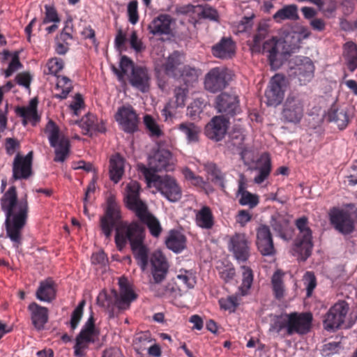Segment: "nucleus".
Segmentation results:
<instances>
[{
    "instance_id": "f257e3e1",
    "label": "nucleus",
    "mask_w": 357,
    "mask_h": 357,
    "mask_svg": "<svg viewBox=\"0 0 357 357\" xmlns=\"http://www.w3.org/2000/svg\"><path fill=\"white\" fill-rule=\"evenodd\" d=\"M1 208L5 214L6 236L15 248L22 244V231L26 224L29 204L26 196L18 199L16 187L10 186L0 199Z\"/></svg>"
},
{
    "instance_id": "f03ea898",
    "label": "nucleus",
    "mask_w": 357,
    "mask_h": 357,
    "mask_svg": "<svg viewBox=\"0 0 357 357\" xmlns=\"http://www.w3.org/2000/svg\"><path fill=\"white\" fill-rule=\"evenodd\" d=\"M145 231L143 225L133 221L130 223L122 222L116 227L115 243L119 250L130 243L137 264L144 271L149 263V249L144 244Z\"/></svg>"
},
{
    "instance_id": "7ed1b4c3",
    "label": "nucleus",
    "mask_w": 357,
    "mask_h": 357,
    "mask_svg": "<svg viewBox=\"0 0 357 357\" xmlns=\"http://www.w3.org/2000/svg\"><path fill=\"white\" fill-rule=\"evenodd\" d=\"M119 284V292L115 289L109 291L102 290L97 297V304L111 315L114 314L116 309L123 310L129 308L130 303L137 298L136 294L126 278H120Z\"/></svg>"
},
{
    "instance_id": "20e7f679",
    "label": "nucleus",
    "mask_w": 357,
    "mask_h": 357,
    "mask_svg": "<svg viewBox=\"0 0 357 357\" xmlns=\"http://www.w3.org/2000/svg\"><path fill=\"white\" fill-rule=\"evenodd\" d=\"M268 33V26L266 23H260L257 33L253 37L250 50L252 53L266 54L272 68L278 69L282 63V55L280 52L282 43L278 41L276 37H273L266 40L261 45Z\"/></svg>"
},
{
    "instance_id": "39448f33",
    "label": "nucleus",
    "mask_w": 357,
    "mask_h": 357,
    "mask_svg": "<svg viewBox=\"0 0 357 357\" xmlns=\"http://www.w3.org/2000/svg\"><path fill=\"white\" fill-rule=\"evenodd\" d=\"M141 169L147 185L155 188L167 200L176 202L181 198V188L174 178L169 175L158 176L145 166L142 167Z\"/></svg>"
},
{
    "instance_id": "423d86ee",
    "label": "nucleus",
    "mask_w": 357,
    "mask_h": 357,
    "mask_svg": "<svg viewBox=\"0 0 357 357\" xmlns=\"http://www.w3.org/2000/svg\"><path fill=\"white\" fill-rule=\"evenodd\" d=\"M296 226L299 234L294 245L293 254H297L302 261H305L310 256L313 247L312 231L308 227V220L305 216L296 220Z\"/></svg>"
},
{
    "instance_id": "0eeeda50",
    "label": "nucleus",
    "mask_w": 357,
    "mask_h": 357,
    "mask_svg": "<svg viewBox=\"0 0 357 357\" xmlns=\"http://www.w3.org/2000/svg\"><path fill=\"white\" fill-rule=\"evenodd\" d=\"M48 140L54 149L55 162H63L68 156L70 151L69 139L60 132L59 127L52 121H50L45 128Z\"/></svg>"
},
{
    "instance_id": "6e6552de",
    "label": "nucleus",
    "mask_w": 357,
    "mask_h": 357,
    "mask_svg": "<svg viewBox=\"0 0 357 357\" xmlns=\"http://www.w3.org/2000/svg\"><path fill=\"white\" fill-rule=\"evenodd\" d=\"M310 31L303 26H295L288 31L282 40H278L282 43L280 52L282 55V61L287 54H290L299 49L301 42L310 36Z\"/></svg>"
},
{
    "instance_id": "1a4fd4ad",
    "label": "nucleus",
    "mask_w": 357,
    "mask_h": 357,
    "mask_svg": "<svg viewBox=\"0 0 357 357\" xmlns=\"http://www.w3.org/2000/svg\"><path fill=\"white\" fill-rule=\"evenodd\" d=\"M349 309V305L344 301L334 304L324 317V329L330 332L339 329L344 323Z\"/></svg>"
},
{
    "instance_id": "9d476101",
    "label": "nucleus",
    "mask_w": 357,
    "mask_h": 357,
    "mask_svg": "<svg viewBox=\"0 0 357 357\" xmlns=\"http://www.w3.org/2000/svg\"><path fill=\"white\" fill-rule=\"evenodd\" d=\"M98 335V331L94 326V319L91 315L76 337V342L74 346L75 356L77 357L84 356L89 344L95 342Z\"/></svg>"
},
{
    "instance_id": "9b49d317",
    "label": "nucleus",
    "mask_w": 357,
    "mask_h": 357,
    "mask_svg": "<svg viewBox=\"0 0 357 357\" xmlns=\"http://www.w3.org/2000/svg\"><path fill=\"white\" fill-rule=\"evenodd\" d=\"M290 75L297 77L301 84L310 82L314 77V66L308 57L296 56L290 60Z\"/></svg>"
},
{
    "instance_id": "f8f14e48",
    "label": "nucleus",
    "mask_w": 357,
    "mask_h": 357,
    "mask_svg": "<svg viewBox=\"0 0 357 357\" xmlns=\"http://www.w3.org/2000/svg\"><path fill=\"white\" fill-rule=\"evenodd\" d=\"M121 219L119 206L115 198L110 195L107 200L105 215L100 218V228L107 238H109L114 227Z\"/></svg>"
},
{
    "instance_id": "ddd939ff",
    "label": "nucleus",
    "mask_w": 357,
    "mask_h": 357,
    "mask_svg": "<svg viewBox=\"0 0 357 357\" xmlns=\"http://www.w3.org/2000/svg\"><path fill=\"white\" fill-rule=\"evenodd\" d=\"M175 160L172 153L166 149H158L149 157V166L147 168L151 172L172 171L174 168Z\"/></svg>"
},
{
    "instance_id": "4468645a",
    "label": "nucleus",
    "mask_w": 357,
    "mask_h": 357,
    "mask_svg": "<svg viewBox=\"0 0 357 357\" xmlns=\"http://www.w3.org/2000/svg\"><path fill=\"white\" fill-rule=\"evenodd\" d=\"M286 85L285 77L281 74H276L271 78L265 92L266 104L268 106L275 107L282 102Z\"/></svg>"
},
{
    "instance_id": "2eb2a0df",
    "label": "nucleus",
    "mask_w": 357,
    "mask_h": 357,
    "mask_svg": "<svg viewBox=\"0 0 357 357\" xmlns=\"http://www.w3.org/2000/svg\"><path fill=\"white\" fill-rule=\"evenodd\" d=\"M304 102L298 94L289 95L284 105L282 111L283 118L288 122L299 123L303 116Z\"/></svg>"
},
{
    "instance_id": "dca6fc26",
    "label": "nucleus",
    "mask_w": 357,
    "mask_h": 357,
    "mask_svg": "<svg viewBox=\"0 0 357 357\" xmlns=\"http://www.w3.org/2000/svg\"><path fill=\"white\" fill-rule=\"evenodd\" d=\"M183 57L178 52H174L167 58L155 61V70L158 75L164 73L168 76L178 77L181 75Z\"/></svg>"
},
{
    "instance_id": "f3484780",
    "label": "nucleus",
    "mask_w": 357,
    "mask_h": 357,
    "mask_svg": "<svg viewBox=\"0 0 357 357\" xmlns=\"http://www.w3.org/2000/svg\"><path fill=\"white\" fill-rule=\"evenodd\" d=\"M140 186L137 181H130L126 186L125 201L127 207L135 212V215H142L146 209V204L139 198Z\"/></svg>"
},
{
    "instance_id": "a211bd4d",
    "label": "nucleus",
    "mask_w": 357,
    "mask_h": 357,
    "mask_svg": "<svg viewBox=\"0 0 357 357\" xmlns=\"http://www.w3.org/2000/svg\"><path fill=\"white\" fill-rule=\"evenodd\" d=\"M330 220L335 229L343 234H351L354 230V218L348 211L335 209L330 213Z\"/></svg>"
},
{
    "instance_id": "6ab92c4d",
    "label": "nucleus",
    "mask_w": 357,
    "mask_h": 357,
    "mask_svg": "<svg viewBox=\"0 0 357 357\" xmlns=\"http://www.w3.org/2000/svg\"><path fill=\"white\" fill-rule=\"evenodd\" d=\"M312 321L311 313H290L288 335H292L294 333L299 335L307 333L310 330Z\"/></svg>"
},
{
    "instance_id": "aec40b11",
    "label": "nucleus",
    "mask_w": 357,
    "mask_h": 357,
    "mask_svg": "<svg viewBox=\"0 0 357 357\" xmlns=\"http://www.w3.org/2000/svg\"><path fill=\"white\" fill-rule=\"evenodd\" d=\"M188 96V86H176L174 90V97L175 98V106L168 102L162 109V116L165 121H172L176 113V107H183Z\"/></svg>"
},
{
    "instance_id": "412c9836",
    "label": "nucleus",
    "mask_w": 357,
    "mask_h": 357,
    "mask_svg": "<svg viewBox=\"0 0 357 357\" xmlns=\"http://www.w3.org/2000/svg\"><path fill=\"white\" fill-rule=\"evenodd\" d=\"M228 248L238 261H245L250 255L249 241L244 234H235L231 236Z\"/></svg>"
},
{
    "instance_id": "4be33fe9",
    "label": "nucleus",
    "mask_w": 357,
    "mask_h": 357,
    "mask_svg": "<svg viewBox=\"0 0 357 357\" xmlns=\"http://www.w3.org/2000/svg\"><path fill=\"white\" fill-rule=\"evenodd\" d=\"M116 120L123 130L133 133L137 130L138 118L132 107H122L116 114Z\"/></svg>"
},
{
    "instance_id": "5701e85b",
    "label": "nucleus",
    "mask_w": 357,
    "mask_h": 357,
    "mask_svg": "<svg viewBox=\"0 0 357 357\" xmlns=\"http://www.w3.org/2000/svg\"><path fill=\"white\" fill-rule=\"evenodd\" d=\"M256 244L262 255L272 256L275 254L272 235L268 226L261 225L257 228Z\"/></svg>"
},
{
    "instance_id": "b1692460",
    "label": "nucleus",
    "mask_w": 357,
    "mask_h": 357,
    "mask_svg": "<svg viewBox=\"0 0 357 357\" xmlns=\"http://www.w3.org/2000/svg\"><path fill=\"white\" fill-rule=\"evenodd\" d=\"M32 151L25 156L17 154L13 161V177L15 180L26 179L31 174Z\"/></svg>"
},
{
    "instance_id": "393cba45",
    "label": "nucleus",
    "mask_w": 357,
    "mask_h": 357,
    "mask_svg": "<svg viewBox=\"0 0 357 357\" xmlns=\"http://www.w3.org/2000/svg\"><path fill=\"white\" fill-rule=\"evenodd\" d=\"M227 84V71L220 68L211 70L206 75L204 82L206 89L212 93L223 89Z\"/></svg>"
},
{
    "instance_id": "a878e982",
    "label": "nucleus",
    "mask_w": 357,
    "mask_h": 357,
    "mask_svg": "<svg viewBox=\"0 0 357 357\" xmlns=\"http://www.w3.org/2000/svg\"><path fill=\"white\" fill-rule=\"evenodd\" d=\"M151 274L155 283L162 282L166 278L169 265L160 251L154 252L151 257Z\"/></svg>"
},
{
    "instance_id": "bb28decb",
    "label": "nucleus",
    "mask_w": 357,
    "mask_h": 357,
    "mask_svg": "<svg viewBox=\"0 0 357 357\" xmlns=\"http://www.w3.org/2000/svg\"><path fill=\"white\" fill-rule=\"evenodd\" d=\"M215 108L220 113L233 116L239 109L238 100L236 96L222 93L216 98Z\"/></svg>"
},
{
    "instance_id": "cd10ccee",
    "label": "nucleus",
    "mask_w": 357,
    "mask_h": 357,
    "mask_svg": "<svg viewBox=\"0 0 357 357\" xmlns=\"http://www.w3.org/2000/svg\"><path fill=\"white\" fill-rule=\"evenodd\" d=\"M228 121L222 116H215L206 126V135L215 141L221 140L226 134Z\"/></svg>"
},
{
    "instance_id": "c85d7f7f",
    "label": "nucleus",
    "mask_w": 357,
    "mask_h": 357,
    "mask_svg": "<svg viewBox=\"0 0 357 357\" xmlns=\"http://www.w3.org/2000/svg\"><path fill=\"white\" fill-rule=\"evenodd\" d=\"M150 79L148 69L144 66H137L131 74L130 83L132 86L144 93L149 89Z\"/></svg>"
},
{
    "instance_id": "c756f323",
    "label": "nucleus",
    "mask_w": 357,
    "mask_h": 357,
    "mask_svg": "<svg viewBox=\"0 0 357 357\" xmlns=\"http://www.w3.org/2000/svg\"><path fill=\"white\" fill-rule=\"evenodd\" d=\"M84 135L92 136L98 132H103L105 130L103 122L99 120L93 114H87L78 122Z\"/></svg>"
},
{
    "instance_id": "7c9ffc66",
    "label": "nucleus",
    "mask_w": 357,
    "mask_h": 357,
    "mask_svg": "<svg viewBox=\"0 0 357 357\" xmlns=\"http://www.w3.org/2000/svg\"><path fill=\"white\" fill-rule=\"evenodd\" d=\"M31 312V319L33 325L37 330H42L48 321V309L36 303H31L28 306Z\"/></svg>"
},
{
    "instance_id": "2f4dec72",
    "label": "nucleus",
    "mask_w": 357,
    "mask_h": 357,
    "mask_svg": "<svg viewBox=\"0 0 357 357\" xmlns=\"http://www.w3.org/2000/svg\"><path fill=\"white\" fill-rule=\"evenodd\" d=\"M212 54L219 59H230L235 54V43L231 38H222L212 47Z\"/></svg>"
},
{
    "instance_id": "473e14b6",
    "label": "nucleus",
    "mask_w": 357,
    "mask_h": 357,
    "mask_svg": "<svg viewBox=\"0 0 357 357\" xmlns=\"http://www.w3.org/2000/svg\"><path fill=\"white\" fill-rule=\"evenodd\" d=\"M56 285L52 278H47L40 282L36 292L37 299L50 303L56 298Z\"/></svg>"
},
{
    "instance_id": "72a5a7b5",
    "label": "nucleus",
    "mask_w": 357,
    "mask_h": 357,
    "mask_svg": "<svg viewBox=\"0 0 357 357\" xmlns=\"http://www.w3.org/2000/svg\"><path fill=\"white\" fill-rule=\"evenodd\" d=\"M171 22L172 18L169 15H160L153 20L149 25V29L153 35L169 34Z\"/></svg>"
},
{
    "instance_id": "f704fd0d",
    "label": "nucleus",
    "mask_w": 357,
    "mask_h": 357,
    "mask_svg": "<svg viewBox=\"0 0 357 357\" xmlns=\"http://www.w3.org/2000/svg\"><path fill=\"white\" fill-rule=\"evenodd\" d=\"M165 244L169 250L179 253L186 247V238L181 232L171 230L166 238Z\"/></svg>"
},
{
    "instance_id": "c9c22d12",
    "label": "nucleus",
    "mask_w": 357,
    "mask_h": 357,
    "mask_svg": "<svg viewBox=\"0 0 357 357\" xmlns=\"http://www.w3.org/2000/svg\"><path fill=\"white\" fill-rule=\"evenodd\" d=\"M125 160L119 154L112 155L109 160V177L117 183L124 173Z\"/></svg>"
},
{
    "instance_id": "e433bc0d",
    "label": "nucleus",
    "mask_w": 357,
    "mask_h": 357,
    "mask_svg": "<svg viewBox=\"0 0 357 357\" xmlns=\"http://www.w3.org/2000/svg\"><path fill=\"white\" fill-rule=\"evenodd\" d=\"M256 169L258 171V174L255 177L254 181L261 184L267 178L271 171V159L267 153L261 155L257 161Z\"/></svg>"
},
{
    "instance_id": "4c0bfd02",
    "label": "nucleus",
    "mask_w": 357,
    "mask_h": 357,
    "mask_svg": "<svg viewBox=\"0 0 357 357\" xmlns=\"http://www.w3.org/2000/svg\"><path fill=\"white\" fill-rule=\"evenodd\" d=\"M136 216L142 223L146 225L153 236L157 238L160 235L162 230L160 223L155 216L149 213L148 208L142 212V215L138 214Z\"/></svg>"
},
{
    "instance_id": "58836bf2",
    "label": "nucleus",
    "mask_w": 357,
    "mask_h": 357,
    "mask_svg": "<svg viewBox=\"0 0 357 357\" xmlns=\"http://www.w3.org/2000/svg\"><path fill=\"white\" fill-rule=\"evenodd\" d=\"M177 129L185 137L188 144L196 143L199 141L201 128L195 123L185 121L180 123Z\"/></svg>"
},
{
    "instance_id": "ea45409f",
    "label": "nucleus",
    "mask_w": 357,
    "mask_h": 357,
    "mask_svg": "<svg viewBox=\"0 0 357 357\" xmlns=\"http://www.w3.org/2000/svg\"><path fill=\"white\" fill-rule=\"evenodd\" d=\"M195 222L202 229H211L214 225V218L211 208L204 206L195 213Z\"/></svg>"
},
{
    "instance_id": "a19ab883",
    "label": "nucleus",
    "mask_w": 357,
    "mask_h": 357,
    "mask_svg": "<svg viewBox=\"0 0 357 357\" xmlns=\"http://www.w3.org/2000/svg\"><path fill=\"white\" fill-rule=\"evenodd\" d=\"M37 104L38 101L36 99H32L27 107H18L17 109V113L24 119V125H26L28 121H32L33 123L38 121L39 116L37 114Z\"/></svg>"
},
{
    "instance_id": "79ce46f5",
    "label": "nucleus",
    "mask_w": 357,
    "mask_h": 357,
    "mask_svg": "<svg viewBox=\"0 0 357 357\" xmlns=\"http://www.w3.org/2000/svg\"><path fill=\"white\" fill-rule=\"evenodd\" d=\"M237 197H239L238 203L241 206H248L250 208H255L259 202V197L246 190L241 183L238 185Z\"/></svg>"
},
{
    "instance_id": "37998d69",
    "label": "nucleus",
    "mask_w": 357,
    "mask_h": 357,
    "mask_svg": "<svg viewBox=\"0 0 357 357\" xmlns=\"http://www.w3.org/2000/svg\"><path fill=\"white\" fill-rule=\"evenodd\" d=\"M298 18V6L295 4L284 6L273 15V19L277 22L286 20H297Z\"/></svg>"
},
{
    "instance_id": "c03bdc74",
    "label": "nucleus",
    "mask_w": 357,
    "mask_h": 357,
    "mask_svg": "<svg viewBox=\"0 0 357 357\" xmlns=\"http://www.w3.org/2000/svg\"><path fill=\"white\" fill-rule=\"evenodd\" d=\"M328 120L334 122L340 129L346 128L349 123V116L345 109L331 108L328 113Z\"/></svg>"
},
{
    "instance_id": "a18cd8bd",
    "label": "nucleus",
    "mask_w": 357,
    "mask_h": 357,
    "mask_svg": "<svg viewBox=\"0 0 357 357\" xmlns=\"http://www.w3.org/2000/svg\"><path fill=\"white\" fill-rule=\"evenodd\" d=\"M56 89L61 92L54 95V97L63 100L66 99L73 89L71 80L66 76H56Z\"/></svg>"
},
{
    "instance_id": "49530a36",
    "label": "nucleus",
    "mask_w": 357,
    "mask_h": 357,
    "mask_svg": "<svg viewBox=\"0 0 357 357\" xmlns=\"http://www.w3.org/2000/svg\"><path fill=\"white\" fill-rule=\"evenodd\" d=\"M289 324V314H282L279 316H275L271 320L269 331L279 333L285 329L287 335H288V328Z\"/></svg>"
},
{
    "instance_id": "de8ad7c7",
    "label": "nucleus",
    "mask_w": 357,
    "mask_h": 357,
    "mask_svg": "<svg viewBox=\"0 0 357 357\" xmlns=\"http://www.w3.org/2000/svg\"><path fill=\"white\" fill-rule=\"evenodd\" d=\"M344 52L348 68L354 72L357 68V45L353 42L347 43L344 45Z\"/></svg>"
},
{
    "instance_id": "09e8293b",
    "label": "nucleus",
    "mask_w": 357,
    "mask_h": 357,
    "mask_svg": "<svg viewBox=\"0 0 357 357\" xmlns=\"http://www.w3.org/2000/svg\"><path fill=\"white\" fill-rule=\"evenodd\" d=\"M283 273L281 271H277L272 277L273 290L275 296L278 299H280L284 296V288L282 282Z\"/></svg>"
},
{
    "instance_id": "8fccbe9b",
    "label": "nucleus",
    "mask_w": 357,
    "mask_h": 357,
    "mask_svg": "<svg viewBox=\"0 0 357 357\" xmlns=\"http://www.w3.org/2000/svg\"><path fill=\"white\" fill-rule=\"evenodd\" d=\"M176 278L188 289L193 288L196 283L195 276L192 271L181 269L178 272Z\"/></svg>"
},
{
    "instance_id": "3c124183",
    "label": "nucleus",
    "mask_w": 357,
    "mask_h": 357,
    "mask_svg": "<svg viewBox=\"0 0 357 357\" xmlns=\"http://www.w3.org/2000/svg\"><path fill=\"white\" fill-rule=\"evenodd\" d=\"M207 172L212 176V181L217 185L223 188L225 187L223 176L220 169L214 163H207L205 166Z\"/></svg>"
},
{
    "instance_id": "603ef678",
    "label": "nucleus",
    "mask_w": 357,
    "mask_h": 357,
    "mask_svg": "<svg viewBox=\"0 0 357 357\" xmlns=\"http://www.w3.org/2000/svg\"><path fill=\"white\" fill-rule=\"evenodd\" d=\"M198 76L199 74L197 69L185 66L183 69H181V75L178 77H182L185 86H188L197 80Z\"/></svg>"
},
{
    "instance_id": "864d4df0",
    "label": "nucleus",
    "mask_w": 357,
    "mask_h": 357,
    "mask_svg": "<svg viewBox=\"0 0 357 357\" xmlns=\"http://www.w3.org/2000/svg\"><path fill=\"white\" fill-rule=\"evenodd\" d=\"M206 106V102L201 98H195L193 102L187 108V115L191 118L195 119L202 112Z\"/></svg>"
},
{
    "instance_id": "5fc2aeb1",
    "label": "nucleus",
    "mask_w": 357,
    "mask_h": 357,
    "mask_svg": "<svg viewBox=\"0 0 357 357\" xmlns=\"http://www.w3.org/2000/svg\"><path fill=\"white\" fill-rule=\"evenodd\" d=\"M144 123L152 137H160L162 132L156 121L150 115L144 116Z\"/></svg>"
},
{
    "instance_id": "6e6d98bb",
    "label": "nucleus",
    "mask_w": 357,
    "mask_h": 357,
    "mask_svg": "<svg viewBox=\"0 0 357 357\" xmlns=\"http://www.w3.org/2000/svg\"><path fill=\"white\" fill-rule=\"evenodd\" d=\"M120 68L121 72L114 68V73L119 76V79H121L123 75L128 74L129 72L132 73L133 69H135L133 62L126 56H123L120 61Z\"/></svg>"
},
{
    "instance_id": "4d7b16f0",
    "label": "nucleus",
    "mask_w": 357,
    "mask_h": 357,
    "mask_svg": "<svg viewBox=\"0 0 357 357\" xmlns=\"http://www.w3.org/2000/svg\"><path fill=\"white\" fill-rule=\"evenodd\" d=\"M149 334L144 333L137 336L133 342L135 350L138 354H141L144 351L148 350V344L151 342Z\"/></svg>"
},
{
    "instance_id": "13d9d810",
    "label": "nucleus",
    "mask_w": 357,
    "mask_h": 357,
    "mask_svg": "<svg viewBox=\"0 0 357 357\" xmlns=\"http://www.w3.org/2000/svg\"><path fill=\"white\" fill-rule=\"evenodd\" d=\"M219 304L221 309L227 310L230 312L235 311L238 305V298L235 296H229L225 298H221L219 300Z\"/></svg>"
},
{
    "instance_id": "bf43d9fd",
    "label": "nucleus",
    "mask_w": 357,
    "mask_h": 357,
    "mask_svg": "<svg viewBox=\"0 0 357 357\" xmlns=\"http://www.w3.org/2000/svg\"><path fill=\"white\" fill-rule=\"evenodd\" d=\"M303 282L307 290V296L310 297L317 286L316 278L312 272L307 271L303 276Z\"/></svg>"
},
{
    "instance_id": "052dcab7",
    "label": "nucleus",
    "mask_w": 357,
    "mask_h": 357,
    "mask_svg": "<svg viewBox=\"0 0 357 357\" xmlns=\"http://www.w3.org/2000/svg\"><path fill=\"white\" fill-rule=\"evenodd\" d=\"M63 62L61 59H52L47 63V71H45V73L57 76L56 74L63 68Z\"/></svg>"
},
{
    "instance_id": "680f3d73",
    "label": "nucleus",
    "mask_w": 357,
    "mask_h": 357,
    "mask_svg": "<svg viewBox=\"0 0 357 357\" xmlns=\"http://www.w3.org/2000/svg\"><path fill=\"white\" fill-rule=\"evenodd\" d=\"M127 13L129 22L132 24H135L139 20L137 1H131L128 3Z\"/></svg>"
},
{
    "instance_id": "e2e57ef3",
    "label": "nucleus",
    "mask_w": 357,
    "mask_h": 357,
    "mask_svg": "<svg viewBox=\"0 0 357 357\" xmlns=\"http://www.w3.org/2000/svg\"><path fill=\"white\" fill-rule=\"evenodd\" d=\"M45 16L43 20L42 24H47L50 22L56 23L60 21L56 10L48 5L45 6Z\"/></svg>"
},
{
    "instance_id": "0e129e2a",
    "label": "nucleus",
    "mask_w": 357,
    "mask_h": 357,
    "mask_svg": "<svg viewBox=\"0 0 357 357\" xmlns=\"http://www.w3.org/2000/svg\"><path fill=\"white\" fill-rule=\"evenodd\" d=\"M243 269V281L242 289H249L253 281V275L252 270L247 266H242Z\"/></svg>"
},
{
    "instance_id": "69168bd1",
    "label": "nucleus",
    "mask_w": 357,
    "mask_h": 357,
    "mask_svg": "<svg viewBox=\"0 0 357 357\" xmlns=\"http://www.w3.org/2000/svg\"><path fill=\"white\" fill-rule=\"evenodd\" d=\"M252 219L251 213L245 209L240 210L236 215V222L241 227H245Z\"/></svg>"
},
{
    "instance_id": "338daca9",
    "label": "nucleus",
    "mask_w": 357,
    "mask_h": 357,
    "mask_svg": "<svg viewBox=\"0 0 357 357\" xmlns=\"http://www.w3.org/2000/svg\"><path fill=\"white\" fill-rule=\"evenodd\" d=\"M200 14L204 18L211 20L216 21L218 19L217 10L209 6H203Z\"/></svg>"
},
{
    "instance_id": "774afa93",
    "label": "nucleus",
    "mask_w": 357,
    "mask_h": 357,
    "mask_svg": "<svg viewBox=\"0 0 357 357\" xmlns=\"http://www.w3.org/2000/svg\"><path fill=\"white\" fill-rule=\"evenodd\" d=\"M253 25V15L250 17H244L238 22L237 29L238 32H245L252 28Z\"/></svg>"
}]
</instances>
